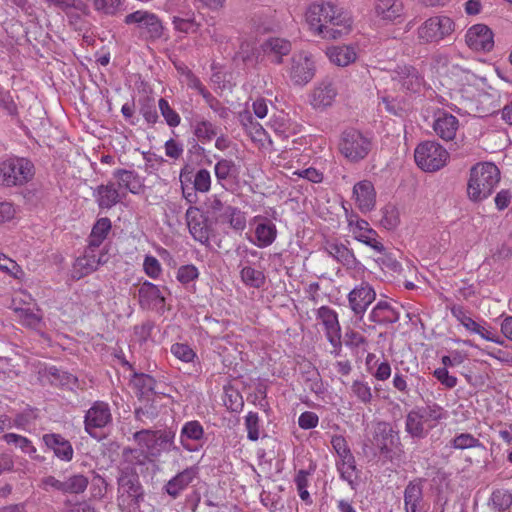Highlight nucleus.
<instances>
[{"mask_svg":"<svg viewBox=\"0 0 512 512\" xmlns=\"http://www.w3.org/2000/svg\"><path fill=\"white\" fill-rule=\"evenodd\" d=\"M500 181L498 167L490 162L477 163L470 169L467 194L473 202L488 198Z\"/></svg>","mask_w":512,"mask_h":512,"instance_id":"f257e3e1","label":"nucleus"},{"mask_svg":"<svg viewBox=\"0 0 512 512\" xmlns=\"http://www.w3.org/2000/svg\"><path fill=\"white\" fill-rule=\"evenodd\" d=\"M399 441L398 432L386 421H378L373 426L371 436L367 437L362 445V453L369 459L379 455L391 458L393 448Z\"/></svg>","mask_w":512,"mask_h":512,"instance_id":"f03ea898","label":"nucleus"},{"mask_svg":"<svg viewBox=\"0 0 512 512\" xmlns=\"http://www.w3.org/2000/svg\"><path fill=\"white\" fill-rule=\"evenodd\" d=\"M176 432L172 428L167 429H142L133 434L134 441L139 447L144 448L152 458H158L162 453L174 451L180 452L175 444Z\"/></svg>","mask_w":512,"mask_h":512,"instance_id":"7ed1b4c3","label":"nucleus"},{"mask_svg":"<svg viewBox=\"0 0 512 512\" xmlns=\"http://www.w3.org/2000/svg\"><path fill=\"white\" fill-rule=\"evenodd\" d=\"M33 176L34 165L26 158L10 157L0 163V183L3 186H22Z\"/></svg>","mask_w":512,"mask_h":512,"instance_id":"20e7f679","label":"nucleus"},{"mask_svg":"<svg viewBox=\"0 0 512 512\" xmlns=\"http://www.w3.org/2000/svg\"><path fill=\"white\" fill-rule=\"evenodd\" d=\"M455 31L454 21L444 15L433 16L417 29V38L421 44L439 43Z\"/></svg>","mask_w":512,"mask_h":512,"instance_id":"39448f33","label":"nucleus"},{"mask_svg":"<svg viewBox=\"0 0 512 512\" xmlns=\"http://www.w3.org/2000/svg\"><path fill=\"white\" fill-rule=\"evenodd\" d=\"M448 157L447 150L434 141L419 144L414 153L416 164L427 172H434L444 167Z\"/></svg>","mask_w":512,"mask_h":512,"instance_id":"423d86ee","label":"nucleus"},{"mask_svg":"<svg viewBox=\"0 0 512 512\" xmlns=\"http://www.w3.org/2000/svg\"><path fill=\"white\" fill-rule=\"evenodd\" d=\"M371 140L356 129L345 130L339 142L341 154L351 162L364 159L371 150Z\"/></svg>","mask_w":512,"mask_h":512,"instance_id":"0eeeda50","label":"nucleus"},{"mask_svg":"<svg viewBox=\"0 0 512 512\" xmlns=\"http://www.w3.org/2000/svg\"><path fill=\"white\" fill-rule=\"evenodd\" d=\"M327 23L319 28L318 35L323 39L336 40L352 31V19L348 12L331 3V12L327 14Z\"/></svg>","mask_w":512,"mask_h":512,"instance_id":"6e6552de","label":"nucleus"},{"mask_svg":"<svg viewBox=\"0 0 512 512\" xmlns=\"http://www.w3.org/2000/svg\"><path fill=\"white\" fill-rule=\"evenodd\" d=\"M315 71V62L309 53L301 51L292 56L288 75L294 85H306L313 79Z\"/></svg>","mask_w":512,"mask_h":512,"instance_id":"1a4fd4ad","label":"nucleus"},{"mask_svg":"<svg viewBox=\"0 0 512 512\" xmlns=\"http://www.w3.org/2000/svg\"><path fill=\"white\" fill-rule=\"evenodd\" d=\"M117 484L119 505L126 501L125 497L130 499V503L137 506L144 501V490L136 472L121 470Z\"/></svg>","mask_w":512,"mask_h":512,"instance_id":"9d476101","label":"nucleus"},{"mask_svg":"<svg viewBox=\"0 0 512 512\" xmlns=\"http://www.w3.org/2000/svg\"><path fill=\"white\" fill-rule=\"evenodd\" d=\"M111 420L109 405L103 401H96L85 414V430L90 436L97 438L95 430L105 427Z\"/></svg>","mask_w":512,"mask_h":512,"instance_id":"9b49d317","label":"nucleus"},{"mask_svg":"<svg viewBox=\"0 0 512 512\" xmlns=\"http://www.w3.org/2000/svg\"><path fill=\"white\" fill-rule=\"evenodd\" d=\"M97 249L90 245L84 251V254L78 257L73 265V277L80 279L85 277L92 272L96 271L98 267L106 263L104 257L106 254H97Z\"/></svg>","mask_w":512,"mask_h":512,"instance_id":"f8f14e48","label":"nucleus"},{"mask_svg":"<svg viewBox=\"0 0 512 512\" xmlns=\"http://www.w3.org/2000/svg\"><path fill=\"white\" fill-rule=\"evenodd\" d=\"M187 226L194 240L205 246L210 245V228L207 219L197 207L190 206L185 214Z\"/></svg>","mask_w":512,"mask_h":512,"instance_id":"ddd939ff","label":"nucleus"},{"mask_svg":"<svg viewBox=\"0 0 512 512\" xmlns=\"http://www.w3.org/2000/svg\"><path fill=\"white\" fill-rule=\"evenodd\" d=\"M492 30L485 24L471 26L465 35L466 44L474 51L492 50L494 46Z\"/></svg>","mask_w":512,"mask_h":512,"instance_id":"4468645a","label":"nucleus"},{"mask_svg":"<svg viewBox=\"0 0 512 512\" xmlns=\"http://www.w3.org/2000/svg\"><path fill=\"white\" fill-rule=\"evenodd\" d=\"M375 297L374 289L368 283L363 282L348 294L349 306L356 316L362 318Z\"/></svg>","mask_w":512,"mask_h":512,"instance_id":"2eb2a0df","label":"nucleus"},{"mask_svg":"<svg viewBox=\"0 0 512 512\" xmlns=\"http://www.w3.org/2000/svg\"><path fill=\"white\" fill-rule=\"evenodd\" d=\"M392 80L402 86V88L418 92L423 84V76L411 65L397 66L392 72Z\"/></svg>","mask_w":512,"mask_h":512,"instance_id":"dca6fc26","label":"nucleus"},{"mask_svg":"<svg viewBox=\"0 0 512 512\" xmlns=\"http://www.w3.org/2000/svg\"><path fill=\"white\" fill-rule=\"evenodd\" d=\"M138 298L142 309H162L165 305V297L158 286L148 281L139 287Z\"/></svg>","mask_w":512,"mask_h":512,"instance_id":"f3484780","label":"nucleus"},{"mask_svg":"<svg viewBox=\"0 0 512 512\" xmlns=\"http://www.w3.org/2000/svg\"><path fill=\"white\" fill-rule=\"evenodd\" d=\"M425 479L410 481L404 490V508L406 512H421L424 506L423 483Z\"/></svg>","mask_w":512,"mask_h":512,"instance_id":"a211bd4d","label":"nucleus"},{"mask_svg":"<svg viewBox=\"0 0 512 512\" xmlns=\"http://www.w3.org/2000/svg\"><path fill=\"white\" fill-rule=\"evenodd\" d=\"M353 197L361 212L371 211L376 204V192L372 182L363 180L356 183L353 187Z\"/></svg>","mask_w":512,"mask_h":512,"instance_id":"6ab92c4d","label":"nucleus"},{"mask_svg":"<svg viewBox=\"0 0 512 512\" xmlns=\"http://www.w3.org/2000/svg\"><path fill=\"white\" fill-rule=\"evenodd\" d=\"M263 53L271 57L274 64H281L283 57L288 55L292 50V44L289 40L279 37H271L261 44Z\"/></svg>","mask_w":512,"mask_h":512,"instance_id":"aec40b11","label":"nucleus"},{"mask_svg":"<svg viewBox=\"0 0 512 512\" xmlns=\"http://www.w3.org/2000/svg\"><path fill=\"white\" fill-rule=\"evenodd\" d=\"M197 476V468L189 467L177 473L163 487V490L173 499H176Z\"/></svg>","mask_w":512,"mask_h":512,"instance_id":"412c9836","label":"nucleus"},{"mask_svg":"<svg viewBox=\"0 0 512 512\" xmlns=\"http://www.w3.org/2000/svg\"><path fill=\"white\" fill-rule=\"evenodd\" d=\"M239 121L253 142L258 143L261 146H264L267 141L270 144L272 143V140L269 138L265 129L261 124L254 120L249 111L240 113Z\"/></svg>","mask_w":512,"mask_h":512,"instance_id":"4be33fe9","label":"nucleus"},{"mask_svg":"<svg viewBox=\"0 0 512 512\" xmlns=\"http://www.w3.org/2000/svg\"><path fill=\"white\" fill-rule=\"evenodd\" d=\"M324 250L329 256L349 269L355 268L358 264L353 251L338 241L327 240L324 244Z\"/></svg>","mask_w":512,"mask_h":512,"instance_id":"5701e85b","label":"nucleus"},{"mask_svg":"<svg viewBox=\"0 0 512 512\" xmlns=\"http://www.w3.org/2000/svg\"><path fill=\"white\" fill-rule=\"evenodd\" d=\"M328 12H331V2H315L308 6L305 19L310 29L316 34L319 33V28L327 23Z\"/></svg>","mask_w":512,"mask_h":512,"instance_id":"b1692460","label":"nucleus"},{"mask_svg":"<svg viewBox=\"0 0 512 512\" xmlns=\"http://www.w3.org/2000/svg\"><path fill=\"white\" fill-rule=\"evenodd\" d=\"M423 416L419 415L415 409L408 412L405 419V431L413 439H424L429 432L434 428V424H429L424 421Z\"/></svg>","mask_w":512,"mask_h":512,"instance_id":"393cba45","label":"nucleus"},{"mask_svg":"<svg viewBox=\"0 0 512 512\" xmlns=\"http://www.w3.org/2000/svg\"><path fill=\"white\" fill-rule=\"evenodd\" d=\"M458 126V119L454 115L443 112L435 119L433 129L441 139L450 141L454 139Z\"/></svg>","mask_w":512,"mask_h":512,"instance_id":"a878e982","label":"nucleus"},{"mask_svg":"<svg viewBox=\"0 0 512 512\" xmlns=\"http://www.w3.org/2000/svg\"><path fill=\"white\" fill-rule=\"evenodd\" d=\"M353 234L356 240L370 246L375 251L381 253L385 250L383 244L375 238L377 232L369 226L367 221L363 219L356 220Z\"/></svg>","mask_w":512,"mask_h":512,"instance_id":"bb28decb","label":"nucleus"},{"mask_svg":"<svg viewBox=\"0 0 512 512\" xmlns=\"http://www.w3.org/2000/svg\"><path fill=\"white\" fill-rule=\"evenodd\" d=\"M94 196L100 209H110L122 199L119 190L113 182L99 185L94 192Z\"/></svg>","mask_w":512,"mask_h":512,"instance_id":"cd10ccee","label":"nucleus"},{"mask_svg":"<svg viewBox=\"0 0 512 512\" xmlns=\"http://www.w3.org/2000/svg\"><path fill=\"white\" fill-rule=\"evenodd\" d=\"M43 441L61 460L70 461L73 458L72 445L62 435L55 433L45 434Z\"/></svg>","mask_w":512,"mask_h":512,"instance_id":"c85d7f7f","label":"nucleus"},{"mask_svg":"<svg viewBox=\"0 0 512 512\" xmlns=\"http://www.w3.org/2000/svg\"><path fill=\"white\" fill-rule=\"evenodd\" d=\"M204 438L203 426L196 420L186 422L180 433V443L183 448L189 452L196 451L197 448L190 442H199Z\"/></svg>","mask_w":512,"mask_h":512,"instance_id":"c756f323","label":"nucleus"},{"mask_svg":"<svg viewBox=\"0 0 512 512\" xmlns=\"http://www.w3.org/2000/svg\"><path fill=\"white\" fill-rule=\"evenodd\" d=\"M371 322L377 324L396 323L399 313L387 301H379L369 314Z\"/></svg>","mask_w":512,"mask_h":512,"instance_id":"7c9ffc66","label":"nucleus"},{"mask_svg":"<svg viewBox=\"0 0 512 512\" xmlns=\"http://www.w3.org/2000/svg\"><path fill=\"white\" fill-rule=\"evenodd\" d=\"M256 242H253L260 248L270 246L277 237V228L275 224L267 219L263 218L261 222L256 225L255 228Z\"/></svg>","mask_w":512,"mask_h":512,"instance_id":"2f4dec72","label":"nucleus"},{"mask_svg":"<svg viewBox=\"0 0 512 512\" xmlns=\"http://www.w3.org/2000/svg\"><path fill=\"white\" fill-rule=\"evenodd\" d=\"M375 12L383 20L395 21L402 15L403 4L399 0H379Z\"/></svg>","mask_w":512,"mask_h":512,"instance_id":"473e14b6","label":"nucleus"},{"mask_svg":"<svg viewBox=\"0 0 512 512\" xmlns=\"http://www.w3.org/2000/svg\"><path fill=\"white\" fill-rule=\"evenodd\" d=\"M217 219L223 224H229L236 231H243L246 227L245 213L237 207L226 206L224 212L218 214Z\"/></svg>","mask_w":512,"mask_h":512,"instance_id":"72a5a7b5","label":"nucleus"},{"mask_svg":"<svg viewBox=\"0 0 512 512\" xmlns=\"http://www.w3.org/2000/svg\"><path fill=\"white\" fill-rule=\"evenodd\" d=\"M113 176L118 180L119 188H125L133 194L139 193L142 188L140 177L133 170L117 169L114 171Z\"/></svg>","mask_w":512,"mask_h":512,"instance_id":"f704fd0d","label":"nucleus"},{"mask_svg":"<svg viewBox=\"0 0 512 512\" xmlns=\"http://www.w3.org/2000/svg\"><path fill=\"white\" fill-rule=\"evenodd\" d=\"M336 94V89L331 83H322L313 92L312 104L316 108L330 106Z\"/></svg>","mask_w":512,"mask_h":512,"instance_id":"c9c22d12","label":"nucleus"},{"mask_svg":"<svg viewBox=\"0 0 512 512\" xmlns=\"http://www.w3.org/2000/svg\"><path fill=\"white\" fill-rule=\"evenodd\" d=\"M330 61L337 66L345 67L356 60V52L350 46L332 47L327 51Z\"/></svg>","mask_w":512,"mask_h":512,"instance_id":"e433bc0d","label":"nucleus"},{"mask_svg":"<svg viewBox=\"0 0 512 512\" xmlns=\"http://www.w3.org/2000/svg\"><path fill=\"white\" fill-rule=\"evenodd\" d=\"M193 178V167L190 165H185L179 175V179L181 182V188L183 197L191 204L196 203L197 201V192L194 185H192Z\"/></svg>","mask_w":512,"mask_h":512,"instance_id":"4c0bfd02","label":"nucleus"},{"mask_svg":"<svg viewBox=\"0 0 512 512\" xmlns=\"http://www.w3.org/2000/svg\"><path fill=\"white\" fill-rule=\"evenodd\" d=\"M111 229V221L109 218H100L93 226L90 237L89 245L99 248L104 239L107 237Z\"/></svg>","mask_w":512,"mask_h":512,"instance_id":"58836bf2","label":"nucleus"},{"mask_svg":"<svg viewBox=\"0 0 512 512\" xmlns=\"http://www.w3.org/2000/svg\"><path fill=\"white\" fill-rule=\"evenodd\" d=\"M417 412H419V415L423 416L422 418L424 421L429 424H434V427L437 425V423L445 418V410L443 407L438 405L437 403H430L423 407H416L414 408Z\"/></svg>","mask_w":512,"mask_h":512,"instance_id":"ea45409f","label":"nucleus"},{"mask_svg":"<svg viewBox=\"0 0 512 512\" xmlns=\"http://www.w3.org/2000/svg\"><path fill=\"white\" fill-rule=\"evenodd\" d=\"M317 317L319 319H321V321L325 327L326 334H331L334 332L341 331L337 313L330 307H328V306L320 307L317 312Z\"/></svg>","mask_w":512,"mask_h":512,"instance_id":"a19ab883","label":"nucleus"},{"mask_svg":"<svg viewBox=\"0 0 512 512\" xmlns=\"http://www.w3.org/2000/svg\"><path fill=\"white\" fill-rule=\"evenodd\" d=\"M131 384L136 389L137 395H139V397H143L154 392L156 380L148 374L135 372L133 374Z\"/></svg>","mask_w":512,"mask_h":512,"instance_id":"79ce46f5","label":"nucleus"},{"mask_svg":"<svg viewBox=\"0 0 512 512\" xmlns=\"http://www.w3.org/2000/svg\"><path fill=\"white\" fill-rule=\"evenodd\" d=\"M215 176L219 184L225 187V182L234 177L237 173L236 164L229 159H220L215 164Z\"/></svg>","mask_w":512,"mask_h":512,"instance_id":"37998d69","label":"nucleus"},{"mask_svg":"<svg viewBox=\"0 0 512 512\" xmlns=\"http://www.w3.org/2000/svg\"><path fill=\"white\" fill-rule=\"evenodd\" d=\"M122 457L125 463L130 466H145L150 460V456L144 448L126 447L122 451Z\"/></svg>","mask_w":512,"mask_h":512,"instance_id":"c03bdc74","label":"nucleus"},{"mask_svg":"<svg viewBox=\"0 0 512 512\" xmlns=\"http://www.w3.org/2000/svg\"><path fill=\"white\" fill-rule=\"evenodd\" d=\"M241 280L249 287L261 288L266 281L264 273L260 270H256L253 267L246 266L240 271Z\"/></svg>","mask_w":512,"mask_h":512,"instance_id":"a18cd8bd","label":"nucleus"},{"mask_svg":"<svg viewBox=\"0 0 512 512\" xmlns=\"http://www.w3.org/2000/svg\"><path fill=\"white\" fill-rule=\"evenodd\" d=\"M465 328L472 333L478 334L485 340L495 343H501L498 335L496 334V331L492 329L490 326L481 325L480 323L474 321L473 319H466Z\"/></svg>","mask_w":512,"mask_h":512,"instance_id":"49530a36","label":"nucleus"},{"mask_svg":"<svg viewBox=\"0 0 512 512\" xmlns=\"http://www.w3.org/2000/svg\"><path fill=\"white\" fill-rule=\"evenodd\" d=\"M63 484V493L80 494L86 490L89 480L82 474H75L64 480Z\"/></svg>","mask_w":512,"mask_h":512,"instance_id":"de8ad7c7","label":"nucleus"},{"mask_svg":"<svg viewBox=\"0 0 512 512\" xmlns=\"http://www.w3.org/2000/svg\"><path fill=\"white\" fill-rule=\"evenodd\" d=\"M258 57L259 52L257 48L248 41H243L240 44L239 51L236 53V58L248 66H254L257 64Z\"/></svg>","mask_w":512,"mask_h":512,"instance_id":"09e8293b","label":"nucleus"},{"mask_svg":"<svg viewBox=\"0 0 512 512\" xmlns=\"http://www.w3.org/2000/svg\"><path fill=\"white\" fill-rule=\"evenodd\" d=\"M490 504L499 512L506 511L512 505V494L507 490L497 489L491 494Z\"/></svg>","mask_w":512,"mask_h":512,"instance_id":"8fccbe9b","label":"nucleus"},{"mask_svg":"<svg viewBox=\"0 0 512 512\" xmlns=\"http://www.w3.org/2000/svg\"><path fill=\"white\" fill-rule=\"evenodd\" d=\"M141 28L146 29L147 37L153 40L159 39L163 35V25L159 18L153 13H149L148 16H146Z\"/></svg>","mask_w":512,"mask_h":512,"instance_id":"3c124183","label":"nucleus"},{"mask_svg":"<svg viewBox=\"0 0 512 512\" xmlns=\"http://www.w3.org/2000/svg\"><path fill=\"white\" fill-rule=\"evenodd\" d=\"M193 128L194 135L203 143L212 140L217 134L212 123L206 120L196 121Z\"/></svg>","mask_w":512,"mask_h":512,"instance_id":"603ef678","label":"nucleus"},{"mask_svg":"<svg viewBox=\"0 0 512 512\" xmlns=\"http://www.w3.org/2000/svg\"><path fill=\"white\" fill-rule=\"evenodd\" d=\"M380 224L387 230L395 229L399 224V213L395 206L386 205L381 210Z\"/></svg>","mask_w":512,"mask_h":512,"instance_id":"864d4df0","label":"nucleus"},{"mask_svg":"<svg viewBox=\"0 0 512 512\" xmlns=\"http://www.w3.org/2000/svg\"><path fill=\"white\" fill-rule=\"evenodd\" d=\"M158 106L168 126L176 127L180 124L181 118L179 114L169 105L165 98L159 99Z\"/></svg>","mask_w":512,"mask_h":512,"instance_id":"5fc2aeb1","label":"nucleus"},{"mask_svg":"<svg viewBox=\"0 0 512 512\" xmlns=\"http://www.w3.org/2000/svg\"><path fill=\"white\" fill-rule=\"evenodd\" d=\"M192 185L200 193L208 192L211 188L210 172L207 169H199L196 173L193 172Z\"/></svg>","mask_w":512,"mask_h":512,"instance_id":"6e6d98bb","label":"nucleus"},{"mask_svg":"<svg viewBox=\"0 0 512 512\" xmlns=\"http://www.w3.org/2000/svg\"><path fill=\"white\" fill-rule=\"evenodd\" d=\"M3 439L8 444H14L15 446L19 447L24 453L31 455L36 452V448L32 445L31 441L21 435L15 433H7L3 436Z\"/></svg>","mask_w":512,"mask_h":512,"instance_id":"4d7b16f0","label":"nucleus"},{"mask_svg":"<svg viewBox=\"0 0 512 512\" xmlns=\"http://www.w3.org/2000/svg\"><path fill=\"white\" fill-rule=\"evenodd\" d=\"M481 445L479 439L470 433H461L451 440V446L455 449L475 448Z\"/></svg>","mask_w":512,"mask_h":512,"instance_id":"13d9d810","label":"nucleus"},{"mask_svg":"<svg viewBox=\"0 0 512 512\" xmlns=\"http://www.w3.org/2000/svg\"><path fill=\"white\" fill-rule=\"evenodd\" d=\"M308 475L309 473L307 471L299 470L294 481L297 486V490L301 500H303L306 503H312L310 494L307 490Z\"/></svg>","mask_w":512,"mask_h":512,"instance_id":"bf43d9fd","label":"nucleus"},{"mask_svg":"<svg viewBox=\"0 0 512 512\" xmlns=\"http://www.w3.org/2000/svg\"><path fill=\"white\" fill-rule=\"evenodd\" d=\"M352 393L364 404H368L372 400L371 387L362 381L355 380L351 386Z\"/></svg>","mask_w":512,"mask_h":512,"instance_id":"052dcab7","label":"nucleus"},{"mask_svg":"<svg viewBox=\"0 0 512 512\" xmlns=\"http://www.w3.org/2000/svg\"><path fill=\"white\" fill-rule=\"evenodd\" d=\"M247 437L251 441L259 439V416L256 412H249L245 417Z\"/></svg>","mask_w":512,"mask_h":512,"instance_id":"680f3d73","label":"nucleus"},{"mask_svg":"<svg viewBox=\"0 0 512 512\" xmlns=\"http://www.w3.org/2000/svg\"><path fill=\"white\" fill-rule=\"evenodd\" d=\"M171 353L183 362H191L196 357V353L189 345L183 343H175L171 346Z\"/></svg>","mask_w":512,"mask_h":512,"instance_id":"e2e57ef3","label":"nucleus"},{"mask_svg":"<svg viewBox=\"0 0 512 512\" xmlns=\"http://www.w3.org/2000/svg\"><path fill=\"white\" fill-rule=\"evenodd\" d=\"M15 312L18 314L22 323L28 327L36 328L41 322L42 316L34 313L30 309L16 308Z\"/></svg>","mask_w":512,"mask_h":512,"instance_id":"0e129e2a","label":"nucleus"},{"mask_svg":"<svg viewBox=\"0 0 512 512\" xmlns=\"http://www.w3.org/2000/svg\"><path fill=\"white\" fill-rule=\"evenodd\" d=\"M140 113L149 124H155L158 121V113L154 100L146 99L140 107Z\"/></svg>","mask_w":512,"mask_h":512,"instance_id":"69168bd1","label":"nucleus"},{"mask_svg":"<svg viewBox=\"0 0 512 512\" xmlns=\"http://www.w3.org/2000/svg\"><path fill=\"white\" fill-rule=\"evenodd\" d=\"M121 0H94V7L97 11L113 15L121 9Z\"/></svg>","mask_w":512,"mask_h":512,"instance_id":"338daca9","label":"nucleus"},{"mask_svg":"<svg viewBox=\"0 0 512 512\" xmlns=\"http://www.w3.org/2000/svg\"><path fill=\"white\" fill-rule=\"evenodd\" d=\"M135 418L138 421L146 422L147 420H154L158 416L157 408L152 404H145L142 407L135 409Z\"/></svg>","mask_w":512,"mask_h":512,"instance_id":"774afa93","label":"nucleus"}]
</instances>
